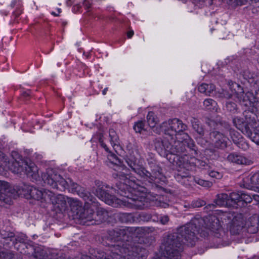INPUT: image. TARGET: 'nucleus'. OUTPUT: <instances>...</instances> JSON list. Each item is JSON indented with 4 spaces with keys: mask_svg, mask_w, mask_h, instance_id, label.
<instances>
[{
    "mask_svg": "<svg viewBox=\"0 0 259 259\" xmlns=\"http://www.w3.org/2000/svg\"><path fill=\"white\" fill-rule=\"evenodd\" d=\"M115 172L113 177L117 179L114 189L103 182H96L97 186L95 194L106 204L117 207L122 204L128 208L142 209L145 207L146 200L153 201L157 206L166 208L168 204L164 201V196L153 195L151 192L145 196H138L135 193L137 188L134 180L127 178L129 169L122 163H112Z\"/></svg>",
    "mask_w": 259,
    "mask_h": 259,
    "instance_id": "f257e3e1",
    "label": "nucleus"
},
{
    "mask_svg": "<svg viewBox=\"0 0 259 259\" xmlns=\"http://www.w3.org/2000/svg\"><path fill=\"white\" fill-rule=\"evenodd\" d=\"M44 183L52 188L60 191L66 189L73 194H76L84 201V205L77 199H68L73 219L78 220L80 224L84 225H92L94 208L98 205L96 202V199L87 191L83 187L73 182L70 178L65 180L58 172L52 168L48 169L46 172L41 175Z\"/></svg>",
    "mask_w": 259,
    "mask_h": 259,
    "instance_id": "f03ea898",
    "label": "nucleus"
},
{
    "mask_svg": "<svg viewBox=\"0 0 259 259\" xmlns=\"http://www.w3.org/2000/svg\"><path fill=\"white\" fill-rule=\"evenodd\" d=\"M128 230L116 229L110 230L106 238V251L97 250L94 257L82 255L81 259H144L147 256V250L141 244L128 241ZM57 259H75L61 256Z\"/></svg>",
    "mask_w": 259,
    "mask_h": 259,
    "instance_id": "7ed1b4c3",
    "label": "nucleus"
},
{
    "mask_svg": "<svg viewBox=\"0 0 259 259\" xmlns=\"http://www.w3.org/2000/svg\"><path fill=\"white\" fill-rule=\"evenodd\" d=\"M202 220L192 219L184 226L179 227L177 232L169 233L163 237L162 244L164 247L163 254L152 259H180L183 250V244L193 246L197 240L195 236V226L203 223Z\"/></svg>",
    "mask_w": 259,
    "mask_h": 259,
    "instance_id": "20e7f679",
    "label": "nucleus"
},
{
    "mask_svg": "<svg viewBox=\"0 0 259 259\" xmlns=\"http://www.w3.org/2000/svg\"><path fill=\"white\" fill-rule=\"evenodd\" d=\"M182 139H170V150L168 152L174 156L172 162H189L200 160L198 158L197 148L193 140V145L189 146L183 137ZM169 162H171L169 161Z\"/></svg>",
    "mask_w": 259,
    "mask_h": 259,
    "instance_id": "39448f33",
    "label": "nucleus"
},
{
    "mask_svg": "<svg viewBox=\"0 0 259 259\" xmlns=\"http://www.w3.org/2000/svg\"><path fill=\"white\" fill-rule=\"evenodd\" d=\"M187 129V126L182 120L178 118L169 119L167 121L163 122L160 126V130H154V132L160 134L161 132L169 137L170 139L174 138L182 139L185 140L189 146H193V140L190 136L184 132Z\"/></svg>",
    "mask_w": 259,
    "mask_h": 259,
    "instance_id": "423d86ee",
    "label": "nucleus"
},
{
    "mask_svg": "<svg viewBox=\"0 0 259 259\" xmlns=\"http://www.w3.org/2000/svg\"><path fill=\"white\" fill-rule=\"evenodd\" d=\"M229 84L231 91L235 94L236 97L240 105L244 107V110L252 108L254 109L257 107V100L252 93L247 92L244 93L241 86L236 82L229 83Z\"/></svg>",
    "mask_w": 259,
    "mask_h": 259,
    "instance_id": "0eeeda50",
    "label": "nucleus"
},
{
    "mask_svg": "<svg viewBox=\"0 0 259 259\" xmlns=\"http://www.w3.org/2000/svg\"><path fill=\"white\" fill-rule=\"evenodd\" d=\"M193 219H196L198 220H202L203 223L199 225H193L195 226V236H196V234L199 232V230L202 228L204 227L207 228L214 233V236L215 238L219 239V240L217 241L219 244L222 245H226L227 244L223 242L220 238L221 236L223 237L225 235V232L223 231L221 227L219 220L215 216H209L204 219L202 218H194Z\"/></svg>",
    "mask_w": 259,
    "mask_h": 259,
    "instance_id": "6e6552de",
    "label": "nucleus"
},
{
    "mask_svg": "<svg viewBox=\"0 0 259 259\" xmlns=\"http://www.w3.org/2000/svg\"><path fill=\"white\" fill-rule=\"evenodd\" d=\"M127 164L133 171L146 179L150 183L156 184L165 180V177L160 168L153 169L151 172H150L140 165L139 163H127Z\"/></svg>",
    "mask_w": 259,
    "mask_h": 259,
    "instance_id": "1a4fd4ad",
    "label": "nucleus"
},
{
    "mask_svg": "<svg viewBox=\"0 0 259 259\" xmlns=\"http://www.w3.org/2000/svg\"><path fill=\"white\" fill-rule=\"evenodd\" d=\"M8 168L16 174H26L37 180L39 177V170L35 163H7Z\"/></svg>",
    "mask_w": 259,
    "mask_h": 259,
    "instance_id": "9d476101",
    "label": "nucleus"
},
{
    "mask_svg": "<svg viewBox=\"0 0 259 259\" xmlns=\"http://www.w3.org/2000/svg\"><path fill=\"white\" fill-rule=\"evenodd\" d=\"M209 137L212 142L214 147L218 149H225L230 143L229 139L225 134L218 131H211L209 133Z\"/></svg>",
    "mask_w": 259,
    "mask_h": 259,
    "instance_id": "9b49d317",
    "label": "nucleus"
},
{
    "mask_svg": "<svg viewBox=\"0 0 259 259\" xmlns=\"http://www.w3.org/2000/svg\"><path fill=\"white\" fill-rule=\"evenodd\" d=\"M22 191L24 192L23 195L27 198L30 197L38 201H40L41 202H48V196L45 194H48L49 190L42 191L33 186H25L22 188Z\"/></svg>",
    "mask_w": 259,
    "mask_h": 259,
    "instance_id": "f8f14e48",
    "label": "nucleus"
},
{
    "mask_svg": "<svg viewBox=\"0 0 259 259\" xmlns=\"http://www.w3.org/2000/svg\"><path fill=\"white\" fill-rule=\"evenodd\" d=\"M190 163H172L174 167L172 168L175 172V178L177 181L182 183H186L185 180L187 178H191L189 172V169L190 167Z\"/></svg>",
    "mask_w": 259,
    "mask_h": 259,
    "instance_id": "ddd939ff",
    "label": "nucleus"
},
{
    "mask_svg": "<svg viewBox=\"0 0 259 259\" xmlns=\"http://www.w3.org/2000/svg\"><path fill=\"white\" fill-rule=\"evenodd\" d=\"M226 129L229 132L230 136L233 142L236 145L238 148L243 149L244 150L248 149L249 145L248 143L245 142L244 138L239 132L231 128L230 125L228 124H226Z\"/></svg>",
    "mask_w": 259,
    "mask_h": 259,
    "instance_id": "4468645a",
    "label": "nucleus"
},
{
    "mask_svg": "<svg viewBox=\"0 0 259 259\" xmlns=\"http://www.w3.org/2000/svg\"><path fill=\"white\" fill-rule=\"evenodd\" d=\"M217 206L232 207V203H230L229 195L225 193L218 194L213 203L208 204L205 208L209 210H213Z\"/></svg>",
    "mask_w": 259,
    "mask_h": 259,
    "instance_id": "2eb2a0df",
    "label": "nucleus"
},
{
    "mask_svg": "<svg viewBox=\"0 0 259 259\" xmlns=\"http://www.w3.org/2000/svg\"><path fill=\"white\" fill-rule=\"evenodd\" d=\"M257 107L253 109H245L243 112L244 118L246 120V123L251 127H254L255 125L257 124L259 121L257 119V114H258Z\"/></svg>",
    "mask_w": 259,
    "mask_h": 259,
    "instance_id": "dca6fc26",
    "label": "nucleus"
},
{
    "mask_svg": "<svg viewBox=\"0 0 259 259\" xmlns=\"http://www.w3.org/2000/svg\"><path fill=\"white\" fill-rule=\"evenodd\" d=\"M48 196V202H51L53 204H58V207H64L66 204V200L69 202L68 199L71 198L66 197L64 195L61 194L56 195L52 191H49L48 194H45Z\"/></svg>",
    "mask_w": 259,
    "mask_h": 259,
    "instance_id": "f3484780",
    "label": "nucleus"
},
{
    "mask_svg": "<svg viewBox=\"0 0 259 259\" xmlns=\"http://www.w3.org/2000/svg\"><path fill=\"white\" fill-rule=\"evenodd\" d=\"M168 137L165 139L162 140L160 138H155L153 140V145L155 150L159 153H163L164 152H168L170 150V143Z\"/></svg>",
    "mask_w": 259,
    "mask_h": 259,
    "instance_id": "a211bd4d",
    "label": "nucleus"
},
{
    "mask_svg": "<svg viewBox=\"0 0 259 259\" xmlns=\"http://www.w3.org/2000/svg\"><path fill=\"white\" fill-rule=\"evenodd\" d=\"M11 188L9 184L4 181L0 180V204L3 202L8 203L10 201Z\"/></svg>",
    "mask_w": 259,
    "mask_h": 259,
    "instance_id": "6ab92c4d",
    "label": "nucleus"
},
{
    "mask_svg": "<svg viewBox=\"0 0 259 259\" xmlns=\"http://www.w3.org/2000/svg\"><path fill=\"white\" fill-rule=\"evenodd\" d=\"M233 123L237 128L241 131V132L245 135H250V127L247 123L246 120L238 116L234 117L233 119Z\"/></svg>",
    "mask_w": 259,
    "mask_h": 259,
    "instance_id": "aec40b11",
    "label": "nucleus"
},
{
    "mask_svg": "<svg viewBox=\"0 0 259 259\" xmlns=\"http://www.w3.org/2000/svg\"><path fill=\"white\" fill-rule=\"evenodd\" d=\"M246 225L248 233L250 234L256 233L258 230L259 217L256 214L250 217L246 222Z\"/></svg>",
    "mask_w": 259,
    "mask_h": 259,
    "instance_id": "412c9836",
    "label": "nucleus"
},
{
    "mask_svg": "<svg viewBox=\"0 0 259 259\" xmlns=\"http://www.w3.org/2000/svg\"><path fill=\"white\" fill-rule=\"evenodd\" d=\"M109 218L108 212L103 208H99L97 210L96 214L94 216L93 221L91 224L93 225H99L106 221Z\"/></svg>",
    "mask_w": 259,
    "mask_h": 259,
    "instance_id": "4be33fe9",
    "label": "nucleus"
},
{
    "mask_svg": "<svg viewBox=\"0 0 259 259\" xmlns=\"http://www.w3.org/2000/svg\"><path fill=\"white\" fill-rule=\"evenodd\" d=\"M243 227V222L242 219L238 220L235 217L232 220L230 225V231L231 233L236 234L242 229Z\"/></svg>",
    "mask_w": 259,
    "mask_h": 259,
    "instance_id": "5701e85b",
    "label": "nucleus"
},
{
    "mask_svg": "<svg viewBox=\"0 0 259 259\" xmlns=\"http://www.w3.org/2000/svg\"><path fill=\"white\" fill-rule=\"evenodd\" d=\"M215 86L213 84L202 83L198 87V91L207 96H210L214 91Z\"/></svg>",
    "mask_w": 259,
    "mask_h": 259,
    "instance_id": "b1692460",
    "label": "nucleus"
},
{
    "mask_svg": "<svg viewBox=\"0 0 259 259\" xmlns=\"http://www.w3.org/2000/svg\"><path fill=\"white\" fill-rule=\"evenodd\" d=\"M250 135H246L255 143L259 145V122L254 127H250Z\"/></svg>",
    "mask_w": 259,
    "mask_h": 259,
    "instance_id": "393cba45",
    "label": "nucleus"
},
{
    "mask_svg": "<svg viewBox=\"0 0 259 259\" xmlns=\"http://www.w3.org/2000/svg\"><path fill=\"white\" fill-rule=\"evenodd\" d=\"M191 122L194 130H195L200 136H203L204 135V130L200 121L196 118H192L191 120Z\"/></svg>",
    "mask_w": 259,
    "mask_h": 259,
    "instance_id": "a878e982",
    "label": "nucleus"
},
{
    "mask_svg": "<svg viewBox=\"0 0 259 259\" xmlns=\"http://www.w3.org/2000/svg\"><path fill=\"white\" fill-rule=\"evenodd\" d=\"M109 136L110 138V143L114 148L115 146H118L119 145V138L114 129H109Z\"/></svg>",
    "mask_w": 259,
    "mask_h": 259,
    "instance_id": "bb28decb",
    "label": "nucleus"
},
{
    "mask_svg": "<svg viewBox=\"0 0 259 259\" xmlns=\"http://www.w3.org/2000/svg\"><path fill=\"white\" fill-rule=\"evenodd\" d=\"M230 162H243L246 161V158L242 154L237 152L230 153L227 158Z\"/></svg>",
    "mask_w": 259,
    "mask_h": 259,
    "instance_id": "cd10ccee",
    "label": "nucleus"
},
{
    "mask_svg": "<svg viewBox=\"0 0 259 259\" xmlns=\"http://www.w3.org/2000/svg\"><path fill=\"white\" fill-rule=\"evenodd\" d=\"M147 123L149 126L150 127L154 128L155 127V129H154V130H155L157 128V130H159V129H158L157 127H155L156 124L158 122V119L155 115V113L152 111H149L148 113V114L147 115Z\"/></svg>",
    "mask_w": 259,
    "mask_h": 259,
    "instance_id": "c85d7f7f",
    "label": "nucleus"
},
{
    "mask_svg": "<svg viewBox=\"0 0 259 259\" xmlns=\"http://www.w3.org/2000/svg\"><path fill=\"white\" fill-rule=\"evenodd\" d=\"M141 221L144 222H148L152 220L153 222H158V215L157 214H151L150 213L142 212L139 215Z\"/></svg>",
    "mask_w": 259,
    "mask_h": 259,
    "instance_id": "c756f323",
    "label": "nucleus"
},
{
    "mask_svg": "<svg viewBox=\"0 0 259 259\" xmlns=\"http://www.w3.org/2000/svg\"><path fill=\"white\" fill-rule=\"evenodd\" d=\"M241 191L234 192L230 193L229 196L230 203H232V207H234L238 202L240 201Z\"/></svg>",
    "mask_w": 259,
    "mask_h": 259,
    "instance_id": "7c9ffc66",
    "label": "nucleus"
},
{
    "mask_svg": "<svg viewBox=\"0 0 259 259\" xmlns=\"http://www.w3.org/2000/svg\"><path fill=\"white\" fill-rule=\"evenodd\" d=\"M204 108L207 110H214L216 109L217 102L212 99L208 98L203 102Z\"/></svg>",
    "mask_w": 259,
    "mask_h": 259,
    "instance_id": "2f4dec72",
    "label": "nucleus"
},
{
    "mask_svg": "<svg viewBox=\"0 0 259 259\" xmlns=\"http://www.w3.org/2000/svg\"><path fill=\"white\" fill-rule=\"evenodd\" d=\"M210 163H205L203 165L204 169L207 171V173L211 177L215 178L216 179H220L222 177V175L217 171L211 170L210 169Z\"/></svg>",
    "mask_w": 259,
    "mask_h": 259,
    "instance_id": "473e14b6",
    "label": "nucleus"
},
{
    "mask_svg": "<svg viewBox=\"0 0 259 259\" xmlns=\"http://www.w3.org/2000/svg\"><path fill=\"white\" fill-rule=\"evenodd\" d=\"M205 155L207 156L208 160H218L219 157V153L218 151L207 149L205 150Z\"/></svg>",
    "mask_w": 259,
    "mask_h": 259,
    "instance_id": "72a5a7b5",
    "label": "nucleus"
},
{
    "mask_svg": "<svg viewBox=\"0 0 259 259\" xmlns=\"http://www.w3.org/2000/svg\"><path fill=\"white\" fill-rule=\"evenodd\" d=\"M226 110L232 113H236L238 112V108L236 103L231 101H228L226 103Z\"/></svg>",
    "mask_w": 259,
    "mask_h": 259,
    "instance_id": "f704fd0d",
    "label": "nucleus"
},
{
    "mask_svg": "<svg viewBox=\"0 0 259 259\" xmlns=\"http://www.w3.org/2000/svg\"><path fill=\"white\" fill-rule=\"evenodd\" d=\"M146 125L143 121L140 120L136 122L134 125V129L136 133H141L142 131H146Z\"/></svg>",
    "mask_w": 259,
    "mask_h": 259,
    "instance_id": "c9c22d12",
    "label": "nucleus"
},
{
    "mask_svg": "<svg viewBox=\"0 0 259 259\" xmlns=\"http://www.w3.org/2000/svg\"><path fill=\"white\" fill-rule=\"evenodd\" d=\"M241 186L243 187L248 189H253L251 176H248L243 179Z\"/></svg>",
    "mask_w": 259,
    "mask_h": 259,
    "instance_id": "e433bc0d",
    "label": "nucleus"
},
{
    "mask_svg": "<svg viewBox=\"0 0 259 259\" xmlns=\"http://www.w3.org/2000/svg\"><path fill=\"white\" fill-rule=\"evenodd\" d=\"M252 198L251 195L247 194L244 191H241V196L240 201H243L246 203H250L252 201Z\"/></svg>",
    "mask_w": 259,
    "mask_h": 259,
    "instance_id": "4c0bfd02",
    "label": "nucleus"
},
{
    "mask_svg": "<svg viewBox=\"0 0 259 259\" xmlns=\"http://www.w3.org/2000/svg\"><path fill=\"white\" fill-rule=\"evenodd\" d=\"M120 219L123 222H128L133 220V215L131 213H123L120 214Z\"/></svg>",
    "mask_w": 259,
    "mask_h": 259,
    "instance_id": "58836bf2",
    "label": "nucleus"
},
{
    "mask_svg": "<svg viewBox=\"0 0 259 259\" xmlns=\"http://www.w3.org/2000/svg\"><path fill=\"white\" fill-rule=\"evenodd\" d=\"M14 254L12 252L6 251L0 252V259H12L13 258Z\"/></svg>",
    "mask_w": 259,
    "mask_h": 259,
    "instance_id": "ea45409f",
    "label": "nucleus"
},
{
    "mask_svg": "<svg viewBox=\"0 0 259 259\" xmlns=\"http://www.w3.org/2000/svg\"><path fill=\"white\" fill-rule=\"evenodd\" d=\"M251 179L253 189L255 187H257V186L259 185V174H254L252 176H251Z\"/></svg>",
    "mask_w": 259,
    "mask_h": 259,
    "instance_id": "a19ab883",
    "label": "nucleus"
},
{
    "mask_svg": "<svg viewBox=\"0 0 259 259\" xmlns=\"http://www.w3.org/2000/svg\"><path fill=\"white\" fill-rule=\"evenodd\" d=\"M205 205V202L202 200H197L193 201L191 203V206L193 208L199 207Z\"/></svg>",
    "mask_w": 259,
    "mask_h": 259,
    "instance_id": "79ce46f5",
    "label": "nucleus"
},
{
    "mask_svg": "<svg viewBox=\"0 0 259 259\" xmlns=\"http://www.w3.org/2000/svg\"><path fill=\"white\" fill-rule=\"evenodd\" d=\"M39 249H35L34 251V256L38 259H46L45 252L43 250L39 251Z\"/></svg>",
    "mask_w": 259,
    "mask_h": 259,
    "instance_id": "37998d69",
    "label": "nucleus"
},
{
    "mask_svg": "<svg viewBox=\"0 0 259 259\" xmlns=\"http://www.w3.org/2000/svg\"><path fill=\"white\" fill-rule=\"evenodd\" d=\"M169 221V217L167 215H161L159 217H158V222L162 225H166Z\"/></svg>",
    "mask_w": 259,
    "mask_h": 259,
    "instance_id": "c03bdc74",
    "label": "nucleus"
},
{
    "mask_svg": "<svg viewBox=\"0 0 259 259\" xmlns=\"http://www.w3.org/2000/svg\"><path fill=\"white\" fill-rule=\"evenodd\" d=\"M103 137V134H102V133H99V138H98L99 142L100 143V144L102 148H103L106 151L109 152V149L108 148V147L106 145V144L104 142V141H103V140L102 139Z\"/></svg>",
    "mask_w": 259,
    "mask_h": 259,
    "instance_id": "a18cd8bd",
    "label": "nucleus"
},
{
    "mask_svg": "<svg viewBox=\"0 0 259 259\" xmlns=\"http://www.w3.org/2000/svg\"><path fill=\"white\" fill-rule=\"evenodd\" d=\"M196 182L200 185L205 187H210L212 185V183L209 181H205L202 179H198Z\"/></svg>",
    "mask_w": 259,
    "mask_h": 259,
    "instance_id": "49530a36",
    "label": "nucleus"
},
{
    "mask_svg": "<svg viewBox=\"0 0 259 259\" xmlns=\"http://www.w3.org/2000/svg\"><path fill=\"white\" fill-rule=\"evenodd\" d=\"M7 169H8L7 163H0V175H5Z\"/></svg>",
    "mask_w": 259,
    "mask_h": 259,
    "instance_id": "de8ad7c7",
    "label": "nucleus"
},
{
    "mask_svg": "<svg viewBox=\"0 0 259 259\" xmlns=\"http://www.w3.org/2000/svg\"><path fill=\"white\" fill-rule=\"evenodd\" d=\"M31 94V91L29 90L24 91L22 93L21 96L22 97L24 98L25 99H27L30 96Z\"/></svg>",
    "mask_w": 259,
    "mask_h": 259,
    "instance_id": "09e8293b",
    "label": "nucleus"
},
{
    "mask_svg": "<svg viewBox=\"0 0 259 259\" xmlns=\"http://www.w3.org/2000/svg\"><path fill=\"white\" fill-rule=\"evenodd\" d=\"M14 240L16 243L17 242L24 243L25 241V236H23V235H21L20 236H17L16 237H15Z\"/></svg>",
    "mask_w": 259,
    "mask_h": 259,
    "instance_id": "8fccbe9b",
    "label": "nucleus"
},
{
    "mask_svg": "<svg viewBox=\"0 0 259 259\" xmlns=\"http://www.w3.org/2000/svg\"><path fill=\"white\" fill-rule=\"evenodd\" d=\"M4 238H10L11 241H14L15 236L13 233L9 232L7 236L4 237Z\"/></svg>",
    "mask_w": 259,
    "mask_h": 259,
    "instance_id": "3c124183",
    "label": "nucleus"
},
{
    "mask_svg": "<svg viewBox=\"0 0 259 259\" xmlns=\"http://www.w3.org/2000/svg\"><path fill=\"white\" fill-rule=\"evenodd\" d=\"M232 94H234L235 95V94L234 93H233L232 92V94H230L227 92H224V96L225 98L227 99H230L232 96Z\"/></svg>",
    "mask_w": 259,
    "mask_h": 259,
    "instance_id": "603ef678",
    "label": "nucleus"
},
{
    "mask_svg": "<svg viewBox=\"0 0 259 259\" xmlns=\"http://www.w3.org/2000/svg\"><path fill=\"white\" fill-rule=\"evenodd\" d=\"M134 34V31L133 30H131L127 32V36L128 38H131Z\"/></svg>",
    "mask_w": 259,
    "mask_h": 259,
    "instance_id": "864d4df0",
    "label": "nucleus"
},
{
    "mask_svg": "<svg viewBox=\"0 0 259 259\" xmlns=\"http://www.w3.org/2000/svg\"><path fill=\"white\" fill-rule=\"evenodd\" d=\"M21 10H18V11H16L13 12V14L15 15L16 17H18L21 14Z\"/></svg>",
    "mask_w": 259,
    "mask_h": 259,
    "instance_id": "5fc2aeb1",
    "label": "nucleus"
},
{
    "mask_svg": "<svg viewBox=\"0 0 259 259\" xmlns=\"http://www.w3.org/2000/svg\"><path fill=\"white\" fill-rule=\"evenodd\" d=\"M252 199H254L255 201L259 202V195H252Z\"/></svg>",
    "mask_w": 259,
    "mask_h": 259,
    "instance_id": "6e6d98bb",
    "label": "nucleus"
},
{
    "mask_svg": "<svg viewBox=\"0 0 259 259\" xmlns=\"http://www.w3.org/2000/svg\"><path fill=\"white\" fill-rule=\"evenodd\" d=\"M107 91H108V88H105L102 91L103 95H105L106 94Z\"/></svg>",
    "mask_w": 259,
    "mask_h": 259,
    "instance_id": "4d7b16f0",
    "label": "nucleus"
},
{
    "mask_svg": "<svg viewBox=\"0 0 259 259\" xmlns=\"http://www.w3.org/2000/svg\"><path fill=\"white\" fill-rule=\"evenodd\" d=\"M15 6V1H14V2H13L11 3V7L12 8H13V7H14V6Z\"/></svg>",
    "mask_w": 259,
    "mask_h": 259,
    "instance_id": "13d9d810",
    "label": "nucleus"
},
{
    "mask_svg": "<svg viewBox=\"0 0 259 259\" xmlns=\"http://www.w3.org/2000/svg\"><path fill=\"white\" fill-rule=\"evenodd\" d=\"M53 15L55 16H58L59 14H56L55 12H52L51 13Z\"/></svg>",
    "mask_w": 259,
    "mask_h": 259,
    "instance_id": "bf43d9fd",
    "label": "nucleus"
},
{
    "mask_svg": "<svg viewBox=\"0 0 259 259\" xmlns=\"http://www.w3.org/2000/svg\"><path fill=\"white\" fill-rule=\"evenodd\" d=\"M17 154V152H12V156H14V155H16Z\"/></svg>",
    "mask_w": 259,
    "mask_h": 259,
    "instance_id": "052dcab7",
    "label": "nucleus"
},
{
    "mask_svg": "<svg viewBox=\"0 0 259 259\" xmlns=\"http://www.w3.org/2000/svg\"><path fill=\"white\" fill-rule=\"evenodd\" d=\"M58 12H59V13H60L61 12V11H60V9H58Z\"/></svg>",
    "mask_w": 259,
    "mask_h": 259,
    "instance_id": "680f3d73",
    "label": "nucleus"
},
{
    "mask_svg": "<svg viewBox=\"0 0 259 259\" xmlns=\"http://www.w3.org/2000/svg\"><path fill=\"white\" fill-rule=\"evenodd\" d=\"M16 162H19L17 160L15 159V161Z\"/></svg>",
    "mask_w": 259,
    "mask_h": 259,
    "instance_id": "e2e57ef3",
    "label": "nucleus"
},
{
    "mask_svg": "<svg viewBox=\"0 0 259 259\" xmlns=\"http://www.w3.org/2000/svg\"><path fill=\"white\" fill-rule=\"evenodd\" d=\"M211 123H213V124H214V122L213 121H211Z\"/></svg>",
    "mask_w": 259,
    "mask_h": 259,
    "instance_id": "0e129e2a",
    "label": "nucleus"
}]
</instances>
